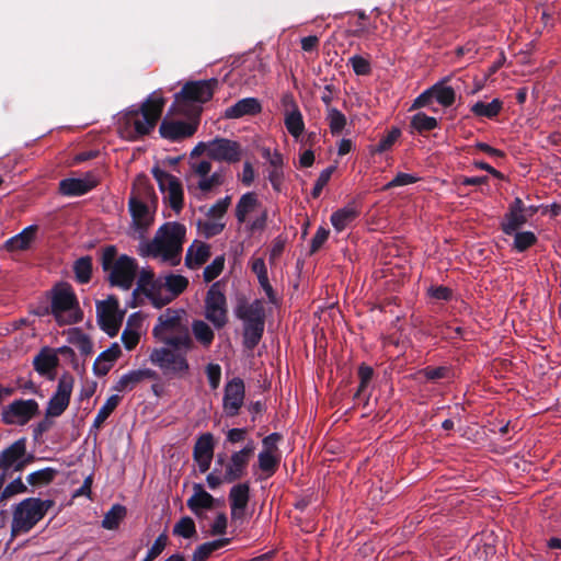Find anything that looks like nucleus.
I'll return each instance as SVG.
<instances>
[{
  "label": "nucleus",
  "mask_w": 561,
  "mask_h": 561,
  "mask_svg": "<svg viewBox=\"0 0 561 561\" xmlns=\"http://www.w3.org/2000/svg\"><path fill=\"white\" fill-rule=\"evenodd\" d=\"M254 450L255 445L253 440H249L242 449L233 451L228 460L225 459L224 455L217 456L216 465L220 466L225 471L227 483L234 482L247 473V468L254 455Z\"/></svg>",
  "instance_id": "14"
},
{
  "label": "nucleus",
  "mask_w": 561,
  "mask_h": 561,
  "mask_svg": "<svg viewBox=\"0 0 561 561\" xmlns=\"http://www.w3.org/2000/svg\"><path fill=\"white\" fill-rule=\"evenodd\" d=\"M173 535L190 539L196 535V526L193 518L184 516L175 523L173 527Z\"/></svg>",
  "instance_id": "48"
},
{
  "label": "nucleus",
  "mask_w": 561,
  "mask_h": 561,
  "mask_svg": "<svg viewBox=\"0 0 561 561\" xmlns=\"http://www.w3.org/2000/svg\"><path fill=\"white\" fill-rule=\"evenodd\" d=\"M194 348H184L180 346L156 347L151 351L149 359L157 366L163 375L174 378H185L190 375V363L187 353Z\"/></svg>",
  "instance_id": "9"
},
{
  "label": "nucleus",
  "mask_w": 561,
  "mask_h": 561,
  "mask_svg": "<svg viewBox=\"0 0 561 561\" xmlns=\"http://www.w3.org/2000/svg\"><path fill=\"white\" fill-rule=\"evenodd\" d=\"M39 413V404L34 399H19L5 405L1 420L8 425L23 426Z\"/></svg>",
  "instance_id": "16"
},
{
  "label": "nucleus",
  "mask_w": 561,
  "mask_h": 561,
  "mask_svg": "<svg viewBox=\"0 0 561 561\" xmlns=\"http://www.w3.org/2000/svg\"><path fill=\"white\" fill-rule=\"evenodd\" d=\"M101 264L112 286L124 290L131 288L138 272V263L134 257L126 254L117 256L116 248L108 245L102 252Z\"/></svg>",
  "instance_id": "5"
},
{
  "label": "nucleus",
  "mask_w": 561,
  "mask_h": 561,
  "mask_svg": "<svg viewBox=\"0 0 561 561\" xmlns=\"http://www.w3.org/2000/svg\"><path fill=\"white\" fill-rule=\"evenodd\" d=\"M249 497L250 488L247 483H240L231 488L229 493V501L232 520H241L244 518Z\"/></svg>",
  "instance_id": "26"
},
{
  "label": "nucleus",
  "mask_w": 561,
  "mask_h": 561,
  "mask_svg": "<svg viewBox=\"0 0 561 561\" xmlns=\"http://www.w3.org/2000/svg\"><path fill=\"white\" fill-rule=\"evenodd\" d=\"M234 217L245 232L255 234L266 228L268 211L255 192H247L236 204Z\"/></svg>",
  "instance_id": "8"
},
{
  "label": "nucleus",
  "mask_w": 561,
  "mask_h": 561,
  "mask_svg": "<svg viewBox=\"0 0 561 561\" xmlns=\"http://www.w3.org/2000/svg\"><path fill=\"white\" fill-rule=\"evenodd\" d=\"M204 316L216 329L228 323L227 298L220 282L214 283L206 293Z\"/></svg>",
  "instance_id": "13"
},
{
  "label": "nucleus",
  "mask_w": 561,
  "mask_h": 561,
  "mask_svg": "<svg viewBox=\"0 0 561 561\" xmlns=\"http://www.w3.org/2000/svg\"><path fill=\"white\" fill-rule=\"evenodd\" d=\"M54 478L53 469H44L32 472L27 476L26 480L30 484L36 485L42 483H49Z\"/></svg>",
  "instance_id": "61"
},
{
  "label": "nucleus",
  "mask_w": 561,
  "mask_h": 561,
  "mask_svg": "<svg viewBox=\"0 0 561 561\" xmlns=\"http://www.w3.org/2000/svg\"><path fill=\"white\" fill-rule=\"evenodd\" d=\"M333 171L334 167H329L321 171L311 191V195L313 198H318L320 196L323 187L329 183Z\"/></svg>",
  "instance_id": "57"
},
{
  "label": "nucleus",
  "mask_w": 561,
  "mask_h": 561,
  "mask_svg": "<svg viewBox=\"0 0 561 561\" xmlns=\"http://www.w3.org/2000/svg\"><path fill=\"white\" fill-rule=\"evenodd\" d=\"M225 178L221 172H214L213 174L205 175L198 179L197 188L203 193H208L216 187L222 185Z\"/></svg>",
  "instance_id": "51"
},
{
  "label": "nucleus",
  "mask_w": 561,
  "mask_h": 561,
  "mask_svg": "<svg viewBox=\"0 0 561 561\" xmlns=\"http://www.w3.org/2000/svg\"><path fill=\"white\" fill-rule=\"evenodd\" d=\"M140 339V334L137 330L130 328V320L128 321L127 328L123 331L122 341L127 350L136 347Z\"/></svg>",
  "instance_id": "63"
},
{
  "label": "nucleus",
  "mask_w": 561,
  "mask_h": 561,
  "mask_svg": "<svg viewBox=\"0 0 561 561\" xmlns=\"http://www.w3.org/2000/svg\"><path fill=\"white\" fill-rule=\"evenodd\" d=\"M205 373L213 390H216L221 380V367L218 364L210 363L206 366Z\"/></svg>",
  "instance_id": "60"
},
{
  "label": "nucleus",
  "mask_w": 561,
  "mask_h": 561,
  "mask_svg": "<svg viewBox=\"0 0 561 561\" xmlns=\"http://www.w3.org/2000/svg\"><path fill=\"white\" fill-rule=\"evenodd\" d=\"M378 25L376 21L368 22L365 13H357V21L355 22V30L353 31V35L362 37V36H370L376 33Z\"/></svg>",
  "instance_id": "49"
},
{
  "label": "nucleus",
  "mask_w": 561,
  "mask_h": 561,
  "mask_svg": "<svg viewBox=\"0 0 561 561\" xmlns=\"http://www.w3.org/2000/svg\"><path fill=\"white\" fill-rule=\"evenodd\" d=\"M401 136V130L397 127L391 128L386 136H383L378 145L376 146L375 151L378 153L386 152L392 148V146L397 142L399 137Z\"/></svg>",
  "instance_id": "54"
},
{
  "label": "nucleus",
  "mask_w": 561,
  "mask_h": 561,
  "mask_svg": "<svg viewBox=\"0 0 561 561\" xmlns=\"http://www.w3.org/2000/svg\"><path fill=\"white\" fill-rule=\"evenodd\" d=\"M183 313V310L167 309L158 318L152 330L153 336L168 346L194 348V340L182 322Z\"/></svg>",
  "instance_id": "4"
},
{
  "label": "nucleus",
  "mask_w": 561,
  "mask_h": 561,
  "mask_svg": "<svg viewBox=\"0 0 561 561\" xmlns=\"http://www.w3.org/2000/svg\"><path fill=\"white\" fill-rule=\"evenodd\" d=\"M75 387V377L70 373H64L57 382L56 389L47 402L46 417H58L69 407Z\"/></svg>",
  "instance_id": "15"
},
{
  "label": "nucleus",
  "mask_w": 561,
  "mask_h": 561,
  "mask_svg": "<svg viewBox=\"0 0 561 561\" xmlns=\"http://www.w3.org/2000/svg\"><path fill=\"white\" fill-rule=\"evenodd\" d=\"M197 129L196 122H182L164 118L160 125V135L170 140H180L191 137Z\"/></svg>",
  "instance_id": "24"
},
{
  "label": "nucleus",
  "mask_w": 561,
  "mask_h": 561,
  "mask_svg": "<svg viewBox=\"0 0 561 561\" xmlns=\"http://www.w3.org/2000/svg\"><path fill=\"white\" fill-rule=\"evenodd\" d=\"M449 80V78H445L442 81L435 83L433 87H431V91H433L434 99L443 106L449 107L455 103L456 100V92L455 90L446 85V82Z\"/></svg>",
  "instance_id": "40"
},
{
  "label": "nucleus",
  "mask_w": 561,
  "mask_h": 561,
  "mask_svg": "<svg viewBox=\"0 0 561 561\" xmlns=\"http://www.w3.org/2000/svg\"><path fill=\"white\" fill-rule=\"evenodd\" d=\"M26 453L25 439H19L11 444L8 448L0 454V468L2 473L0 474V488L3 484L4 477L8 470L13 469L20 471L25 466L24 456Z\"/></svg>",
  "instance_id": "20"
},
{
  "label": "nucleus",
  "mask_w": 561,
  "mask_h": 561,
  "mask_svg": "<svg viewBox=\"0 0 561 561\" xmlns=\"http://www.w3.org/2000/svg\"><path fill=\"white\" fill-rule=\"evenodd\" d=\"M121 398L116 394L111 396L106 402L99 410L95 419H94V427L99 428L102 424L107 420V417L113 413V411L117 408Z\"/></svg>",
  "instance_id": "47"
},
{
  "label": "nucleus",
  "mask_w": 561,
  "mask_h": 561,
  "mask_svg": "<svg viewBox=\"0 0 561 561\" xmlns=\"http://www.w3.org/2000/svg\"><path fill=\"white\" fill-rule=\"evenodd\" d=\"M58 365L59 358L56 355L55 348L48 346L42 347L33 358L34 370L48 380L56 378Z\"/></svg>",
  "instance_id": "21"
},
{
  "label": "nucleus",
  "mask_w": 561,
  "mask_h": 561,
  "mask_svg": "<svg viewBox=\"0 0 561 561\" xmlns=\"http://www.w3.org/2000/svg\"><path fill=\"white\" fill-rule=\"evenodd\" d=\"M129 201L157 205V195L154 193V188L146 175L141 174L135 179Z\"/></svg>",
  "instance_id": "32"
},
{
  "label": "nucleus",
  "mask_w": 561,
  "mask_h": 561,
  "mask_svg": "<svg viewBox=\"0 0 561 561\" xmlns=\"http://www.w3.org/2000/svg\"><path fill=\"white\" fill-rule=\"evenodd\" d=\"M198 230L206 238L218 236L225 229V224L215 219L198 221Z\"/></svg>",
  "instance_id": "52"
},
{
  "label": "nucleus",
  "mask_w": 561,
  "mask_h": 561,
  "mask_svg": "<svg viewBox=\"0 0 561 561\" xmlns=\"http://www.w3.org/2000/svg\"><path fill=\"white\" fill-rule=\"evenodd\" d=\"M284 124L288 134L296 140L305 131V122L300 110L284 111Z\"/></svg>",
  "instance_id": "37"
},
{
  "label": "nucleus",
  "mask_w": 561,
  "mask_h": 561,
  "mask_svg": "<svg viewBox=\"0 0 561 561\" xmlns=\"http://www.w3.org/2000/svg\"><path fill=\"white\" fill-rule=\"evenodd\" d=\"M54 506V501L27 497L12 506L11 536L28 534Z\"/></svg>",
  "instance_id": "6"
},
{
  "label": "nucleus",
  "mask_w": 561,
  "mask_h": 561,
  "mask_svg": "<svg viewBox=\"0 0 561 561\" xmlns=\"http://www.w3.org/2000/svg\"><path fill=\"white\" fill-rule=\"evenodd\" d=\"M502 108L503 102L500 99H493L489 103L482 101L476 102L471 105L470 111L477 117H485L492 119L500 114Z\"/></svg>",
  "instance_id": "39"
},
{
  "label": "nucleus",
  "mask_w": 561,
  "mask_h": 561,
  "mask_svg": "<svg viewBox=\"0 0 561 561\" xmlns=\"http://www.w3.org/2000/svg\"><path fill=\"white\" fill-rule=\"evenodd\" d=\"M348 62L357 76H366L371 71L370 62L359 55L351 57Z\"/></svg>",
  "instance_id": "58"
},
{
  "label": "nucleus",
  "mask_w": 561,
  "mask_h": 561,
  "mask_svg": "<svg viewBox=\"0 0 561 561\" xmlns=\"http://www.w3.org/2000/svg\"><path fill=\"white\" fill-rule=\"evenodd\" d=\"M191 329L195 341L204 348H209L215 340V332L210 325L203 320H194Z\"/></svg>",
  "instance_id": "38"
},
{
  "label": "nucleus",
  "mask_w": 561,
  "mask_h": 561,
  "mask_svg": "<svg viewBox=\"0 0 561 561\" xmlns=\"http://www.w3.org/2000/svg\"><path fill=\"white\" fill-rule=\"evenodd\" d=\"M448 374L446 367H425L417 371V376L425 378L426 380H437L445 378Z\"/></svg>",
  "instance_id": "62"
},
{
  "label": "nucleus",
  "mask_w": 561,
  "mask_h": 561,
  "mask_svg": "<svg viewBox=\"0 0 561 561\" xmlns=\"http://www.w3.org/2000/svg\"><path fill=\"white\" fill-rule=\"evenodd\" d=\"M249 264H250L252 272L256 274L257 280H259L261 287L264 289V291L266 293V295L268 297H272L273 288L268 280V275H267V270H266L264 259L252 256L250 259Z\"/></svg>",
  "instance_id": "42"
},
{
  "label": "nucleus",
  "mask_w": 561,
  "mask_h": 561,
  "mask_svg": "<svg viewBox=\"0 0 561 561\" xmlns=\"http://www.w3.org/2000/svg\"><path fill=\"white\" fill-rule=\"evenodd\" d=\"M230 538H220L198 546L192 557V561H205L214 551L229 545Z\"/></svg>",
  "instance_id": "43"
},
{
  "label": "nucleus",
  "mask_w": 561,
  "mask_h": 561,
  "mask_svg": "<svg viewBox=\"0 0 561 561\" xmlns=\"http://www.w3.org/2000/svg\"><path fill=\"white\" fill-rule=\"evenodd\" d=\"M218 81L216 79L192 81L184 84L182 90L175 95L174 106L178 113L186 114L191 102L205 103L213 95Z\"/></svg>",
  "instance_id": "12"
},
{
  "label": "nucleus",
  "mask_w": 561,
  "mask_h": 561,
  "mask_svg": "<svg viewBox=\"0 0 561 561\" xmlns=\"http://www.w3.org/2000/svg\"><path fill=\"white\" fill-rule=\"evenodd\" d=\"M537 238L531 231L516 232L514 238V248L523 252L535 244Z\"/></svg>",
  "instance_id": "56"
},
{
  "label": "nucleus",
  "mask_w": 561,
  "mask_h": 561,
  "mask_svg": "<svg viewBox=\"0 0 561 561\" xmlns=\"http://www.w3.org/2000/svg\"><path fill=\"white\" fill-rule=\"evenodd\" d=\"M27 491L26 485L23 483L21 478H18L10 482L1 493V500L10 499L14 495L25 493Z\"/></svg>",
  "instance_id": "59"
},
{
  "label": "nucleus",
  "mask_w": 561,
  "mask_h": 561,
  "mask_svg": "<svg viewBox=\"0 0 561 561\" xmlns=\"http://www.w3.org/2000/svg\"><path fill=\"white\" fill-rule=\"evenodd\" d=\"M231 204V196L227 195L224 198L218 199L207 211V216L210 219H221L227 213Z\"/></svg>",
  "instance_id": "55"
},
{
  "label": "nucleus",
  "mask_w": 561,
  "mask_h": 561,
  "mask_svg": "<svg viewBox=\"0 0 561 561\" xmlns=\"http://www.w3.org/2000/svg\"><path fill=\"white\" fill-rule=\"evenodd\" d=\"M98 179L92 173H87L81 178H68L59 182V192L65 196H80L98 185Z\"/></svg>",
  "instance_id": "23"
},
{
  "label": "nucleus",
  "mask_w": 561,
  "mask_h": 561,
  "mask_svg": "<svg viewBox=\"0 0 561 561\" xmlns=\"http://www.w3.org/2000/svg\"><path fill=\"white\" fill-rule=\"evenodd\" d=\"M67 342L76 346L82 356H88L93 353V344L90 337L80 329L71 328L65 332Z\"/></svg>",
  "instance_id": "35"
},
{
  "label": "nucleus",
  "mask_w": 561,
  "mask_h": 561,
  "mask_svg": "<svg viewBox=\"0 0 561 561\" xmlns=\"http://www.w3.org/2000/svg\"><path fill=\"white\" fill-rule=\"evenodd\" d=\"M157 373L150 368L130 370L124 374L116 383L115 389L119 392L133 390L139 382L146 379H156Z\"/></svg>",
  "instance_id": "30"
},
{
  "label": "nucleus",
  "mask_w": 561,
  "mask_h": 561,
  "mask_svg": "<svg viewBox=\"0 0 561 561\" xmlns=\"http://www.w3.org/2000/svg\"><path fill=\"white\" fill-rule=\"evenodd\" d=\"M128 206L134 226L140 230L147 229L152 222V209L156 208V204L129 201Z\"/></svg>",
  "instance_id": "28"
},
{
  "label": "nucleus",
  "mask_w": 561,
  "mask_h": 561,
  "mask_svg": "<svg viewBox=\"0 0 561 561\" xmlns=\"http://www.w3.org/2000/svg\"><path fill=\"white\" fill-rule=\"evenodd\" d=\"M38 227L31 225L24 228L20 233L8 239L4 243V248L9 252L26 251L31 249L37 237Z\"/></svg>",
  "instance_id": "27"
},
{
  "label": "nucleus",
  "mask_w": 561,
  "mask_h": 561,
  "mask_svg": "<svg viewBox=\"0 0 561 561\" xmlns=\"http://www.w3.org/2000/svg\"><path fill=\"white\" fill-rule=\"evenodd\" d=\"M280 462L279 453L260 451L257 456V463L260 470L263 472L264 478L272 477L278 469Z\"/></svg>",
  "instance_id": "41"
},
{
  "label": "nucleus",
  "mask_w": 561,
  "mask_h": 561,
  "mask_svg": "<svg viewBox=\"0 0 561 561\" xmlns=\"http://www.w3.org/2000/svg\"><path fill=\"white\" fill-rule=\"evenodd\" d=\"M151 172L158 183L163 202L179 215L184 207V190L181 180L158 165L153 167Z\"/></svg>",
  "instance_id": "11"
},
{
  "label": "nucleus",
  "mask_w": 561,
  "mask_h": 561,
  "mask_svg": "<svg viewBox=\"0 0 561 561\" xmlns=\"http://www.w3.org/2000/svg\"><path fill=\"white\" fill-rule=\"evenodd\" d=\"M206 156L215 161L236 163L241 160L242 150L239 142L227 138H215L201 144Z\"/></svg>",
  "instance_id": "17"
},
{
  "label": "nucleus",
  "mask_w": 561,
  "mask_h": 561,
  "mask_svg": "<svg viewBox=\"0 0 561 561\" xmlns=\"http://www.w3.org/2000/svg\"><path fill=\"white\" fill-rule=\"evenodd\" d=\"M224 266H225V256L224 255L216 256L213 260V262L204 268V272H203L204 280L209 283V282L214 280L215 278H217L224 271Z\"/></svg>",
  "instance_id": "53"
},
{
  "label": "nucleus",
  "mask_w": 561,
  "mask_h": 561,
  "mask_svg": "<svg viewBox=\"0 0 561 561\" xmlns=\"http://www.w3.org/2000/svg\"><path fill=\"white\" fill-rule=\"evenodd\" d=\"M234 316L243 322L244 345L248 348H253L259 344L264 332V302L260 299L249 302L244 297H241L234 307Z\"/></svg>",
  "instance_id": "7"
},
{
  "label": "nucleus",
  "mask_w": 561,
  "mask_h": 561,
  "mask_svg": "<svg viewBox=\"0 0 561 561\" xmlns=\"http://www.w3.org/2000/svg\"><path fill=\"white\" fill-rule=\"evenodd\" d=\"M193 495L187 500V507L196 515L202 516L204 511L214 506L215 499L206 492L202 484H194Z\"/></svg>",
  "instance_id": "31"
},
{
  "label": "nucleus",
  "mask_w": 561,
  "mask_h": 561,
  "mask_svg": "<svg viewBox=\"0 0 561 561\" xmlns=\"http://www.w3.org/2000/svg\"><path fill=\"white\" fill-rule=\"evenodd\" d=\"M96 310L103 329L110 335H116L124 318V311L119 309L118 299L110 296L107 299L98 302Z\"/></svg>",
  "instance_id": "18"
},
{
  "label": "nucleus",
  "mask_w": 561,
  "mask_h": 561,
  "mask_svg": "<svg viewBox=\"0 0 561 561\" xmlns=\"http://www.w3.org/2000/svg\"><path fill=\"white\" fill-rule=\"evenodd\" d=\"M186 228L178 221L163 224L150 241L141 242L138 254L142 257H153L169 266H176L182 260Z\"/></svg>",
  "instance_id": "1"
},
{
  "label": "nucleus",
  "mask_w": 561,
  "mask_h": 561,
  "mask_svg": "<svg viewBox=\"0 0 561 561\" xmlns=\"http://www.w3.org/2000/svg\"><path fill=\"white\" fill-rule=\"evenodd\" d=\"M325 119L333 136L340 135L347 123L346 116L336 107H329Z\"/></svg>",
  "instance_id": "45"
},
{
  "label": "nucleus",
  "mask_w": 561,
  "mask_h": 561,
  "mask_svg": "<svg viewBox=\"0 0 561 561\" xmlns=\"http://www.w3.org/2000/svg\"><path fill=\"white\" fill-rule=\"evenodd\" d=\"M187 286L188 279L185 276L169 274L164 277L162 284L160 279L154 277L152 270L142 268L139 272L137 286L133 295H145L153 306L162 307L182 294Z\"/></svg>",
  "instance_id": "3"
},
{
  "label": "nucleus",
  "mask_w": 561,
  "mask_h": 561,
  "mask_svg": "<svg viewBox=\"0 0 561 561\" xmlns=\"http://www.w3.org/2000/svg\"><path fill=\"white\" fill-rule=\"evenodd\" d=\"M359 216V210L354 205H347L331 215L333 228L341 232Z\"/></svg>",
  "instance_id": "36"
},
{
  "label": "nucleus",
  "mask_w": 561,
  "mask_h": 561,
  "mask_svg": "<svg viewBox=\"0 0 561 561\" xmlns=\"http://www.w3.org/2000/svg\"><path fill=\"white\" fill-rule=\"evenodd\" d=\"M210 256V247L201 241H194L187 249L185 265L188 268L201 267Z\"/></svg>",
  "instance_id": "33"
},
{
  "label": "nucleus",
  "mask_w": 561,
  "mask_h": 561,
  "mask_svg": "<svg viewBox=\"0 0 561 561\" xmlns=\"http://www.w3.org/2000/svg\"><path fill=\"white\" fill-rule=\"evenodd\" d=\"M527 222L525 206L522 198L516 197L510 205L508 211L505 214L501 228L505 234H512L519 227Z\"/></svg>",
  "instance_id": "25"
},
{
  "label": "nucleus",
  "mask_w": 561,
  "mask_h": 561,
  "mask_svg": "<svg viewBox=\"0 0 561 561\" xmlns=\"http://www.w3.org/2000/svg\"><path fill=\"white\" fill-rule=\"evenodd\" d=\"M121 347L117 343H114L111 347L102 352L93 364L94 374L98 376L106 375L121 356Z\"/></svg>",
  "instance_id": "34"
},
{
  "label": "nucleus",
  "mask_w": 561,
  "mask_h": 561,
  "mask_svg": "<svg viewBox=\"0 0 561 561\" xmlns=\"http://www.w3.org/2000/svg\"><path fill=\"white\" fill-rule=\"evenodd\" d=\"M411 125L419 133L430 131L437 127V119L421 112L412 117Z\"/></svg>",
  "instance_id": "50"
},
{
  "label": "nucleus",
  "mask_w": 561,
  "mask_h": 561,
  "mask_svg": "<svg viewBox=\"0 0 561 561\" xmlns=\"http://www.w3.org/2000/svg\"><path fill=\"white\" fill-rule=\"evenodd\" d=\"M51 313L60 325L81 321L82 312L70 285L59 284L53 290Z\"/></svg>",
  "instance_id": "10"
},
{
  "label": "nucleus",
  "mask_w": 561,
  "mask_h": 561,
  "mask_svg": "<svg viewBox=\"0 0 561 561\" xmlns=\"http://www.w3.org/2000/svg\"><path fill=\"white\" fill-rule=\"evenodd\" d=\"M73 270L79 283H88L92 275V259L90 256L80 257L75 262Z\"/></svg>",
  "instance_id": "46"
},
{
  "label": "nucleus",
  "mask_w": 561,
  "mask_h": 561,
  "mask_svg": "<svg viewBox=\"0 0 561 561\" xmlns=\"http://www.w3.org/2000/svg\"><path fill=\"white\" fill-rule=\"evenodd\" d=\"M214 447L215 443L211 433H204L197 438L193 449V458L201 473L209 470L214 457Z\"/></svg>",
  "instance_id": "22"
},
{
  "label": "nucleus",
  "mask_w": 561,
  "mask_h": 561,
  "mask_svg": "<svg viewBox=\"0 0 561 561\" xmlns=\"http://www.w3.org/2000/svg\"><path fill=\"white\" fill-rule=\"evenodd\" d=\"M126 516V507L121 504L113 505L104 515L102 527L108 530L117 529L121 522Z\"/></svg>",
  "instance_id": "44"
},
{
  "label": "nucleus",
  "mask_w": 561,
  "mask_h": 561,
  "mask_svg": "<svg viewBox=\"0 0 561 561\" xmlns=\"http://www.w3.org/2000/svg\"><path fill=\"white\" fill-rule=\"evenodd\" d=\"M245 386L241 378L234 377L225 386L222 410L227 416H236L243 407Z\"/></svg>",
  "instance_id": "19"
},
{
  "label": "nucleus",
  "mask_w": 561,
  "mask_h": 561,
  "mask_svg": "<svg viewBox=\"0 0 561 561\" xmlns=\"http://www.w3.org/2000/svg\"><path fill=\"white\" fill-rule=\"evenodd\" d=\"M262 105L255 98H244L225 111V117L230 119L241 118L247 115H256L261 113Z\"/></svg>",
  "instance_id": "29"
},
{
  "label": "nucleus",
  "mask_w": 561,
  "mask_h": 561,
  "mask_svg": "<svg viewBox=\"0 0 561 561\" xmlns=\"http://www.w3.org/2000/svg\"><path fill=\"white\" fill-rule=\"evenodd\" d=\"M219 467L216 465L214 470L206 477L207 484L211 490L217 489L222 483H227L225 471L221 468L219 469Z\"/></svg>",
  "instance_id": "64"
},
{
  "label": "nucleus",
  "mask_w": 561,
  "mask_h": 561,
  "mask_svg": "<svg viewBox=\"0 0 561 561\" xmlns=\"http://www.w3.org/2000/svg\"><path fill=\"white\" fill-rule=\"evenodd\" d=\"M164 98L153 92L141 104L139 108L130 107L119 115L117 119V131L123 139L136 140L148 135L156 127L163 107Z\"/></svg>",
  "instance_id": "2"
}]
</instances>
